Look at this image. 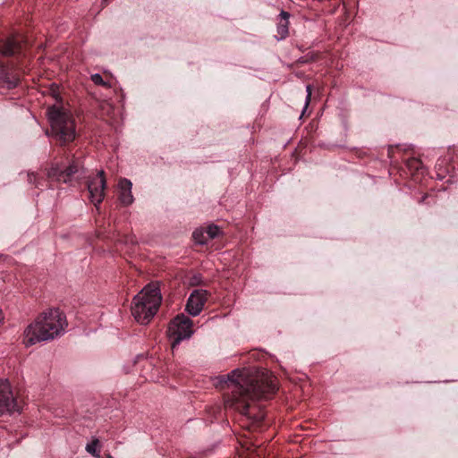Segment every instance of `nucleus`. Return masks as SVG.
<instances>
[{"instance_id":"f257e3e1","label":"nucleus","mask_w":458,"mask_h":458,"mask_svg":"<svg viewBox=\"0 0 458 458\" xmlns=\"http://www.w3.org/2000/svg\"><path fill=\"white\" fill-rule=\"evenodd\" d=\"M225 383L232 394L226 405L233 407L253 423L262 421L265 414L253 403L267 399L276 393V377L266 369H234L227 375Z\"/></svg>"},{"instance_id":"f03ea898","label":"nucleus","mask_w":458,"mask_h":458,"mask_svg":"<svg viewBox=\"0 0 458 458\" xmlns=\"http://www.w3.org/2000/svg\"><path fill=\"white\" fill-rule=\"evenodd\" d=\"M67 325L66 317L59 309H49L25 328L23 344L29 347L53 340L65 332Z\"/></svg>"},{"instance_id":"7ed1b4c3","label":"nucleus","mask_w":458,"mask_h":458,"mask_svg":"<svg viewBox=\"0 0 458 458\" xmlns=\"http://www.w3.org/2000/svg\"><path fill=\"white\" fill-rule=\"evenodd\" d=\"M162 301L159 286L157 283L146 285L133 298L131 314L140 324H148L157 313Z\"/></svg>"},{"instance_id":"20e7f679","label":"nucleus","mask_w":458,"mask_h":458,"mask_svg":"<svg viewBox=\"0 0 458 458\" xmlns=\"http://www.w3.org/2000/svg\"><path fill=\"white\" fill-rule=\"evenodd\" d=\"M47 117L52 136L62 144L72 141L76 137L75 121L71 111L62 105L47 108Z\"/></svg>"},{"instance_id":"39448f33","label":"nucleus","mask_w":458,"mask_h":458,"mask_svg":"<svg viewBox=\"0 0 458 458\" xmlns=\"http://www.w3.org/2000/svg\"><path fill=\"white\" fill-rule=\"evenodd\" d=\"M193 333L191 319L182 313L178 314L169 323L167 330L172 348L174 349L182 341L191 338Z\"/></svg>"},{"instance_id":"423d86ee","label":"nucleus","mask_w":458,"mask_h":458,"mask_svg":"<svg viewBox=\"0 0 458 458\" xmlns=\"http://www.w3.org/2000/svg\"><path fill=\"white\" fill-rule=\"evenodd\" d=\"M106 186L105 173L100 170L96 176L89 180L88 183V190L91 202L98 206L105 197V190Z\"/></svg>"},{"instance_id":"0eeeda50","label":"nucleus","mask_w":458,"mask_h":458,"mask_svg":"<svg viewBox=\"0 0 458 458\" xmlns=\"http://www.w3.org/2000/svg\"><path fill=\"white\" fill-rule=\"evenodd\" d=\"M17 410L12 387L7 380H0V416Z\"/></svg>"},{"instance_id":"6e6552de","label":"nucleus","mask_w":458,"mask_h":458,"mask_svg":"<svg viewBox=\"0 0 458 458\" xmlns=\"http://www.w3.org/2000/svg\"><path fill=\"white\" fill-rule=\"evenodd\" d=\"M80 165L78 161H72L65 168L60 167L58 165L52 166L47 172L48 179L59 182L68 183L73 174L79 172Z\"/></svg>"},{"instance_id":"1a4fd4ad","label":"nucleus","mask_w":458,"mask_h":458,"mask_svg":"<svg viewBox=\"0 0 458 458\" xmlns=\"http://www.w3.org/2000/svg\"><path fill=\"white\" fill-rule=\"evenodd\" d=\"M207 297L208 291L203 289L194 290L188 298L186 311L191 316H198L203 310Z\"/></svg>"},{"instance_id":"9d476101","label":"nucleus","mask_w":458,"mask_h":458,"mask_svg":"<svg viewBox=\"0 0 458 458\" xmlns=\"http://www.w3.org/2000/svg\"><path fill=\"white\" fill-rule=\"evenodd\" d=\"M20 81V74L13 65L0 64V87L6 89L15 88Z\"/></svg>"},{"instance_id":"9b49d317","label":"nucleus","mask_w":458,"mask_h":458,"mask_svg":"<svg viewBox=\"0 0 458 458\" xmlns=\"http://www.w3.org/2000/svg\"><path fill=\"white\" fill-rule=\"evenodd\" d=\"M131 188V182L126 178L121 179L118 182L119 200L123 206H129L134 200Z\"/></svg>"},{"instance_id":"f8f14e48","label":"nucleus","mask_w":458,"mask_h":458,"mask_svg":"<svg viewBox=\"0 0 458 458\" xmlns=\"http://www.w3.org/2000/svg\"><path fill=\"white\" fill-rule=\"evenodd\" d=\"M21 46L17 39L9 38L0 41V54L3 55H12L19 52Z\"/></svg>"},{"instance_id":"ddd939ff","label":"nucleus","mask_w":458,"mask_h":458,"mask_svg":"<svg viewBox=\"0 0 458 458\" xmlns=\"http://www.w3.org/2000/svg\"><path fill=\"white\" fill-rule=\"evenodd\" d=\"M288 18H289V13L285 11H281L280 21L277 24L276 38L278 40L285 38L288 35V24H289Z\"/></svg>"},{"instance_id":"4468645a","label":"nucleus","mask_w":458,"mask_h":458,"mask_svg":"<svg viewBox=\"0 0 458 458\" xmlns=\"http://www.w3.org/2000/svg\"><path fill=\"white\" fill-rule=\"evenodd\" d=\"M192 237L195 242L200 245L206 244L208 240L207 233L203 228L196 229L192 233Z\"/></svg>"},{"instance_id":"2eb2a0df","label":"nucleus","mask_w":458,"mask_h":458,"mask_svg":"<svg viewBox=\"0 0 458 458\" xmlns=\"http://www.w3.org/2000/svg\"><path fill=\"white\" fill-rule=\"evenodd\" d=\"M99 447V441L98 438H94L90 443L87 444L86 445V451L92 454L96 458L100 457V453L98 450Z\"/></svg>"},{"instance_id":"dca6fc26","label":"nucleus","mask_w":458,"mask_h":458,"mask_svg":"<svg viewBox=\"0 0 458 458\" xmlns=\"http://www.w3.org/2000/svg\"><path fill=\"white\" fill-rule=\"evenodd\" d=\"M206 233H207V236L209 239H214L216 237H217L220 233V229L218 226L216 225H208L206 229H205Z\"/></svg>"},{"instance_id":"f3484780","label":"nucleus","mask_w":458,"mask_h":458,"mask_svg":"<svg viewBox=\"0 0 458 458\" xmlns=\"http://www.w3.org/2000/svg\"><path fill=\"white\" fill-rule=\"evenodd\" d=\"M91 81L96 84V85H102L106 88H108L110 87V84L106 81H105L102 78V76L99 74V73H94L91 75Z\"/></svg>"},{"instance_id":"a211bd4d","label":"nucleus","mask_w":458,"mask_h":458,"mask_svg":"<svg viewBox=\"0 0 458 458\" xmlns=\"http://www.w3.org/2000/svg\"><path fill=\"white\" fill-rule=\"evenodd\" d=\"M28 182L29 183L35 184L36 187L43 186V183L41 181L38 180V175L35 173H28Z\"/></svg>"},{"instance_id":"6ab92c4d","label":"nucleus","mask_w":458,"mask_h":458,"mask_svg":"<svg viewBox=\"0 0 458 458\" xmlns=\"http://www.w3.org/2000/svg\"><path fill=\"white\" fill-rule=\"evenodd\" d=\"M306 91H307V97H306V101H305V106H304V109L307 108L310 101V97H311V86L310 85H307L306 86ZM305 110H303L304 112Z\"/></svg>"},{"instance_id":"aec40b11","label":"nucleus","mask_w":458,"mask_h":458,"mask_svg":"<svg viewBox=\"0 0 458 458\" xmlns=\"http://www.w3.org/2000/svg\"><path fill=\"white\" fill-rule=\"evenodd\" d=\"M201 282V276L199 275L193 276L191 279V284H199Z\"/></svg>"},{"instance_id":"412c9836","label":"nucleus","mask_w":458,"mask_h":458,"mask_svg":"<svg viewBox=\"0 0 458 458\" xmlns=\"http://www.w3.org/2000/svg\"><path fill=\"white\" fill-rule=\"evenodd\" d=\"M2 319H3L2 310H0V322L2 321Z\"/></svg>"},{"instance_id":"4be33fe9","label":"nucleus","mask_w":458,"mask_h":458,"mask_svg":"<svg viewBox=\"0 0 458 458\" xmlns=\"http://www.w3.org/2000/svg\"><path fill=\"white\" fill-rule=\"evenodd\" d=\"M107 458H114L112 455L108 454Z\"/></svg>"},{"instance_id":"5701e85b","label":"nucleus","mask_w":458,"mask_h":458,"mask_svg":"<svg viewBox=\"0 0 458 458\" xmlns=\"http://www.w3.org/2000/svg\"><path fill=\"white\" fill-rule=\"evenodd\" d=\"M109 0H104V2L107 3Z\"/></svg>"}]
</instances>
